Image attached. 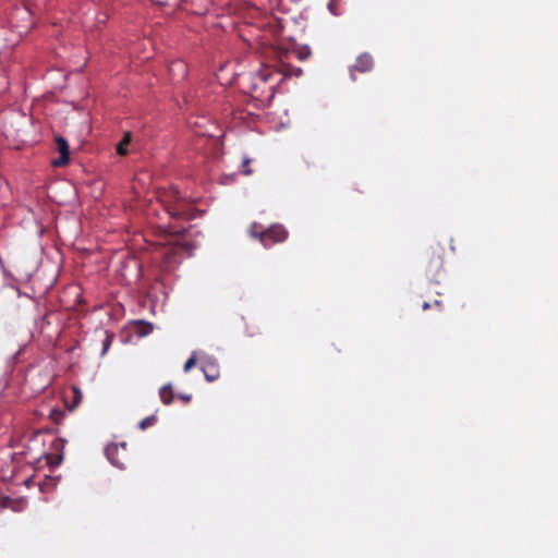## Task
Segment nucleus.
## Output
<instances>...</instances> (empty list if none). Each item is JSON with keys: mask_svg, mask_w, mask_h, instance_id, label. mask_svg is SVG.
Instances as JSON below:
<instances>
[{"mask_svg": "<svg viewBox=\"0 0 558 558\" xmlns=\"http://www.w3.org/2000/svg\"><path fill=\"white\" fill-rule=\"evenodd\" d=\"M255 229L256 226H253L250 229V234L252 236H259L265 245H267L268 240H270L271 243H277L286 240L287 238V232L281 226H274L265 232H257Z\"/></svg>", "mask_w": 558, "mask_h": 558, "instance_id": "nucleus-1", "label": "nucleus"}, {"mask_svg": "<svg viewBox=\"0 0 558 558\" xmlns=\"http://www.w3.org/2000/svg\"><path fill=\"white\" fill-rule=\"evenodd\" d=\"M56 144H57V149L60 154V157L53 161V165L56 167H62V166L66 165L70 159L69 145H68V142L61 136L56 138Z\"/></svg>", "mask_w": 558, "mask_h": 558, "instance_id": "nucleus-2", "label": "nucleus"}, {"mask_svg": "<svg viewBox=\"0 0 558 558\" xmlns=\"http://www.w3.org/2000/svg\"><path fill=\"white\" fill-rule=\"evenodd\" d=\"M202 369L204 372L205 378L208 381H213L216 378H218V365L214 357L207 356L204 360H202Z\"/></svg>", "mask_w": 558, "mask_h": 558, "instance_id": "nucleus-3", "label": "nucleus"}, {"mask_svg": "<svg viewBox=\"0 0 558 558\" xmlns=\"http://www.w3.org/2000/svg\"><path fill=\"white\" fill-rule=\"evenodd\" d=\"M120 451H125V444H112L107 446L106 456L113 465L118 468H123V463H121L120 460L117 459V456L120 453Z\"/></svg>", "mask_w": 558, "mask_h": 558, "instance_id": "nucleus-4", "label": "nucleus"}, {"mask_svg": "<svg viewBox=\"0 0 558 558\" xmlns=\"http://www.w3.org/2000/svg\"><path fill=\"white\" fill-rule=\"evenodd\" d=\"M373 65L372 57L367 53L361 54L355 64V69L360 70L361 72L368 71Z\"/></svg>", "mask_w": 558, "mask_h": 558, "instance_id": "nucleus-5", "label": "nucleus"}, {"mask_svg": "<svg viewBox=\"0 0 558 558\" xmlns=\"http://www.w3.org/2000/svg\"><path fill=\"white\" fill-rule=\"evenodd\" d=\"M160 398L165 404H169L172 401V388L170 385L163 386L159 390Z\"/></svg>", "mask_w": 558, "mask_h": 558, "instance_id": "nucleus-6", "label": "nucleus"}, {"mask_svg": "<svg viewBox=\"0 0 558 558\" xmlns=\"http://www.w3.org/2000/svg\"><path fill=\"white\" fill-rule=\"evenodd\" d=\"M130 141H131V134L126 133L123 141L117 147L118 154H120V155L126 154L125 146L130 143Z\"/></svg>", "mask_w": 558, "mask_h": 558, "instance_id": "nucleus-7", "label": "nucleus"}, {"mask_svg": "<svg viewBox=\"0 0 558 558\" xmlns=\"http://www.w3.org/2000/svg\"><path fill=\"white\" fill-rule=\"evenodd\" d=\"M73 393H74V403L72 407H70V410H74L82 401L83 399V393L82 391L78 389V388H73Z\"/></svg>", "mask_w": 558, "mask_h": 558, "instance_id": "nucleus-8", "label": "nucleus"}, {"mask_svg": "<svg viewBox=\"0 0 558 558\" xmlns=\"http://www.w3.org/2000/svg\"><path fill=\"white\" fill-rule=\"evenodd\" d=\"M311 50L308 47H301L296 50V56L300 60H305L310 57Z\"/></svg>", "mask_w": 558, "mask_h": 558, "instance_id": "nucleus-9", "label": "nucleus"}, {"mask_svg": "<svg viewBox=\"0 0 558 558\" xmlns=\"http://www.w3.org/2000/svg\"><path fill=\"white\" fill-rule=\"evenodd\" d=\"M196 361H197V356L195 353H193L191 355V357L184 364V367H183L184 372L185 373L189 372L196 364Z\"/></svg>", "mask_w": 558, "mask_h": 558, "instance_id": "nucleus-10", "label": "nucleus"}, {"mask_svg": "<svg viewBox=\"0 0 558 558\" xmlns=\"http://www.w3.org/2000/svg\"><path fill=\"white\" fill-rule=\"evenodd\" d=\"M156 421V417L153 415V416H148L146 418H144L143 421H141L140 423V428L141 429H145L149 426H151Z\"/></svg>", "mask_w": 558, "mask_h": 558, "instance_id": "nucleus-11", "label": "nucleus"}, {"mask_svg": "<svg viewBox=\"0 0 558 558\" xmlns=\"http://www.w3.org/2000/svg\"><path fill=\"white\" fill-rule=\"evenodd\" d=\"M171 73L181 72L184 73L185 64L181 61L174 62L170 69Z\"/></svg>", "mask_w": 558, "mask_h": 558, "instance_id": "nucleus-12", "label": "nucleus"}, {"mask_svg": "<svg viewBox=\"0 0 558 558\" xmlns=\"http://www.w3.org/2000/svg\"><path fill=\"white\" fill-rule=\"evenodd\" d=\"M336 3H337V0H329L328 2V10L330 11V13H332L333 15H337V12L335 10L336 8Z\"/></svg>", "mask_w": 558, "mask_h": 558, "instance_id": "nucleus-13", "label": "nucleus"}, {"mask_svg": "<svg viewBox=\"0 0 558 558\" xmlns=\"http://www.w3.org/2000/svg\"><path fill=\"white\" fill-rule=\"evenodd\" d=\"M109 344H110V339H109V338H107V339H106V341H105V343H104V348H102V352H101V353H102V355H104V354H106V352H107V350H108V348H109Z\"/></svg>", "mask_w": 558, "mask_h": 558, "instance_id": "nucleus-14", "label": "nucleus"}, {"mask_svg": "<svg viewBox=\"0 0 558 558\" xmlns=\"http://www.w3.org/2000/svg\"><path fill=\"white\" fill-rule=\"evenodd\" d=\"M217 78H218V81L220 82L221 85L230 84L231 83V81H225L223 77L220 74L217 76Z\"/></svg>", "mask_w": 558, "mask_h": 558, "instance_id": "nucleus-15", "label": "nucleus"}, {"mask_svg": "<svg viewBox=\"0 0 558 558\" xmlns=\"http://www.w3.org/2000/svg\"><path fill=\"white\" fill-rule=\"evenodd\" d=\"M302 73H303V71H302V69H300V68H296V69H294V70H293V74H294L295 76H301V75H302Z\"/></svg>", "mask_w": 558, "mask_h": 558, "instance_id": "nucleus-16", "label": "nucleus"}, {"mask_svg": "<svg viewBox=\"0 0 558 558\" xmlns=\"http://www.w3.org/2000/svg\"><path fill=\"white\" fill-rule=\"evenodd\" d=\"M258 75L260 76V80L264 81V82H266L268 80V74L259 72Z\"/></svg>", "mask_w": 558, "mask_h": 558, "instance_id": "nucleus-17", "label": "nucleus"}, {"mask_svg": "<svg viewBox=\"0 0 558 558\" xmlns=\"http://www.w3.org/2000/svg\"><path fill=\"white\" fill-rule=\"evenodd\" d=\"M180 398L182 400L186 401V402L191 400V396L190 395H182V396H180Z\"/></svg>", "mask_w": 558, "mask_h": 558, "instance_id": "nucleus-18", "label": "nucleus"}, {"mask_svg": "<svg viewBox=\"0 0 558 558\" xmlns=\"http://www.w3.org/2000/svg\"><path fill=\"white\" fill-rule=\"evenodd\" d=\"M252 173V170L250 168H245L244 174L250 175Z\"/></svg>", "mask_w": 558, "mask_h": 558, "instance_id": "nucleus-19", "label": "nucleus"}, {"mask_svg": "<svg viewBox=\"0 0 558 558\" xmlns=\"http://www.w3.org/2000/svg\"><path fill=\"white\" fill-rule=\"evenodd\" d=\"M22 13H23L24 15H27V16H29V15H31V12H29V10H28L27 8H26Z\"/></svg>", "mask_w": 558, "mask_h": 558, "instance_id": "nucleus-20", "label": "nucleus"}, {"mask_svg": "<svg viewBox=\"0 0 558 558\" xmlns=\"http://www.w3.org/2000/svg\"><path fill=\"white\" fill-rule=\"evenodd\" d=\"M428 307H429V304L425 302V303L423 304V308H424V310H427Z\"/></svg>", "mask_w": 558, "mask_h": 558, "instance_id": "nucleus-21", "label": "nucleus"}, {"mask_svg": "<svg viewBox=\"0 0 558 558\" xmlns=\"http://www.w3.org/2000/svg\"><path fill=\"white\" fill-rule=\"evenodd\" d=\"M248 161H250L248 159H245L244 165L247 166Z\"/></svg>", "mask_w": 558, "mask_h": 558, "instance_id": "nucleus-22", "label": "nucleus"}]
</instances>
